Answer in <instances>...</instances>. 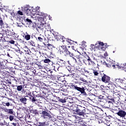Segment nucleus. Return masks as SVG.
<instances>
[{
	"label": "nucleus",
	"mask_w": 126,
	"mask_h": 126,
	"mask_svg": "<svg viewBox=\"0 0 126 126\" xmlns=\"http://www.w3.org/2000/svg\"><path fill=\"white\" fill-rule=\"evenodd\" d=\"M40 114L41 115V118L44 120H50L52 122H55L56 121V119L52 116L51 114L49 113V111L47 110H42Z\"/></svg>",
	"instance_id": "obj_1"
},
{
	"label": "nucleus",
	"mask_w": 126,
	"mask_h": 126,
	"mask_svg": "<svg viewBox=\"0 0 126 126\" xmlns=\"http://www.w3.org/2000/svg\"><path fill=\"white\" fill-rule=\"evenodd\" d=\"M73 111L75 112L76 114L79 115V116H84L85 112H86L85 107L78 105L73 107Z\"/></svg>",
	"instance_id": "obj_2"
},
{
	"label": "nucleus",
	"mask_w": 126,
	"mask_h": 126,
	"mask_svg": "<svg viewBox=\"0 0 126 126\" xmlns=\"http://www.w3.org/2000/svg\"><path fill=\"white\" fill-rule=\"evenodd\" d=\"M32 10L33 11V13H34V14L35 12L37 15H39L40 16H43V15H44V17H46L48 16L47 14H44L43 12L40 11V7L39 6L36 7L35 9L34 7H32Z\"/></svg>",
	"instance_id": "obj_3"
},
{
	"label": "nucleus",
	"mask_w": 126,
	"mask_h": 126,
	"mask_svg": "<svg viewBox=\"0 0 126 126\" xmlns=\"http://www.w3.org/2000/svg\"><path fill=\"white\" fill-rule=\"evenodd\" d=\"M24 13H25L27 15H32V14H35L33 12V10H32V7L26 6L22 9Z\"/></svg>",
	"instance_id": "obj_4"
},
{
	"label": "nucleus",
	"mask_w": 126,
	"mask_h": 126,
	"mask_svg": "<svg viewBox=\"0 0 126 126\" xmlns=\"http://www.w3.org/2000/svg\"><path fill=\"white\" fill-rule=\"evenodd\" d=\"M38 28L40 29V30H47V31L51 29V26H50V24L49 23H45V24H41V25L38 26Z\"/></svg>",
	"instance_id": "obj_5"
},
{
	"label": "nucleus",
	"mask_w": 126,
	"mask_h": 126,
	"mask_svg": "<svg viewBox=\"0 0 126 126\" xmlns=\"http://www.w3.org/2000/svg\"><path fill=\"white\" fill-rule=\"evenodd\" d=\"M59 51L60 52V54H64V56H66V55H68V54H69V52L65 46H60Z\"/></svg>",
	"instance_id": "obj_6"
},
{
	"label": "nucleus",
	"mask_w": 126,
	"mask_h": 126,
	"mask_svg": "<svg viewBox=\"0 0 126 126\" xmlns=\"http://www.w3.org/2000/svg\"><path fill=\"white\" fill-rule=\"evenodd\" d=\"M77 91H79V92H80L81 94L83 95V96H87V94H86V92H85V88L84 87H82V88L77 87Z\"/></svg>",
	"instance_id": "obj_7"
},
{
	"label": "nucleus",
	"mask_w": 126,
	"mask_h": 126,
	"mask_svg": "<svg viewBox=\"0 0 126 126\" xmlns=\"http://www.w3.org/2000/svg\"><path fill=\"white\" fill-rule=\"evenodd\" d=\"M116 114L120 117V118H125L126 116V112L123 110H119V111L116 112Z\"/></svg>",
	"instance_id": "obj_8"
},
{
	"label": "nucleus",
	"mask_w": 126,
	"mask_h": 126,
	"mask_svg": "<svg viewBox=\"0 0 126 126\" xmlns=\"http://www.w3.org/2000/svg\"><path fill=\"white\" fill-rule=\"evenodd\" d=\"M52 34H53V36H54V37L55 39H57V41H59V40H63V36H62L61 35H59V33L57 32H52Z\"/></svg>",
	"instance_id": "obj_9"
},
{
	"label": "nucleus",
	"mask_w": 126,
	"mask_h": 126,
	"mask_svg": "<svg viewBox=\"0 0 126 126\" xmlns=\"http://www.w3.org/2000/svg\"><path fill=\"white\" fill-rule=\"evenodd\" d=\"M101 80L104 83H109L110 82V77L104 74L103 76L101 78Z\"/></svg>",
	"instance_id": "obj_10"
},
{
	"label": "nucleus",
	"mask_w": 126,
	"mask_h": 126,
	"mask_svg": "<svg viewBox=\"0 0 126 126\" xmlns=\"http://www.w3.org/2000/svg\"><path fill=\"white\" fill-rule=\"evenodd\" d=\"M115 81L116 83H117V84H120V83H121V84H126V79L125 78L124 79H122L120 78L115 79Z\"/></svg>",
	"instance_id": "obj_11"
},
{
	"label": "nucleus",
	"mask_w": 126,
	"mask_h": 126,
	"mask_svg": "<svg viewBox=\"0 0 126 126\" xmlns=\"http://www.w3.org/2000/svg\"><path fill=\"white\" fill-rule=\"evenodd\" d=\"M42 17H40L39 18H38V21L39 22V23H38V26L41 25L42 24H45L46 23V22H45V19L46 18V17L44 16V15H43V16H42Z\"/></svg>",
	"instance_id": "obj_12"
},
{
	"label": "nucleus",
	"mask_w": 126,
	"mask_h": 126,
	"mask_svg": "<svg viewBox=\"0 0 126 126\" xmlns=\"http://www.w3.org/2000/svg\"><path fill=\"white\" fill-rule=\"evenodd\" d=\"M57 64H59V65H60V66L61 67L65 66V61L62 59H59L57 62Z\"/></svg>",
	"instance_id": "obj_13"
},
{
	"label": "nucleus",
	"mask_w": 126,
	"mask_h": 126,
	"mask_svg": "<svg viewBox=\"0 0 126 126\" xmlns=\"http://www.w3.org/2000/svg\"><path fill=\"white\" fill-rule=\"evenodd\" d=\"M81 55H76L74 59L73 60L75 63H81Z\"/></svg>",
	"instance_id": "obj_14"
},
{
	"label": "nucleus",
	"mask_w": 126,
	"mask_h": 126,
	"mask_svg": "<svg viewBox=\"0 0 126 126\" xmlns=\"http://www.w3.org/2000/svg\"><path fill=\"white\" fill-rule=\"evenodd\" d=\"M4 111L5 113H8V114H10V115H14V111H13L12 109L5 108L4 109Z\"/></svg>",
	"instance_id": "obj_15"
},
{
	"label": "nucleus",
	"mask_w": 126,
	"mask_h": 126,
	"mask_svg": "<svg viewBox=\"0 0 126 126\" xmlns=\"http://www.w3.org/2000/svg\"><path fill=\"white\" fill-rule=\"evenodd\" d=\"M20 102L21 103H23V104H24V105L27 104V98L24 97V98H21L20 99Z\"/></svg>",
	"instance_id": "obj_16"
},
{
	"label": "nucleus",
	"mask_w": 126,
	"mask_h": 126,
	"mask_svg": "<svg viewBox=\"0 0 126 126\" xmlns=\"http://www.w3.org/2000/svg\"><path fill=\"white\" fill-rule=\"evenodd\" d=\"M30 99L32 103H35V102H37V101H38L35 96H31V97H30Z\"/></svg>",
	"instance_id": "obj_17"
},
{
	"label": "nucleus",
	"mask_w": 126,
	"mask_h": 126,
	"mask_svg": "<svg viewBox=\"0 0 126 126\" xmlns=\"http://www.w3.org/2000/svg\"><path fill=\"white\" fill-rule=\"evenodd\" d=\"M124 66H119L118 65H117V67H118V68H120L121 69H123V70H125V71H126V67H125V65H126V63H125L123 64Z\"/></svg>",
	"instance_id": "obj_18"
},
{
	"label": "nucleus",
	"mask_w": 126,
	"mask_h": 126,
	"mask_svg": "<svg viewBox=\"0 0 126 126\" xmlns=\"http://www.w3.org/2000/svg\"><path fill=\"white\" fill-rule=\"evenodd\" d=\"M77 86L74 85L72 83L70 84V88H71V89H74L75 90H77Z\"/></svg>",
	"instance_id": "obj_19"
},
{
	"label": "nucleus",
	"mask_w": 126,
	"mask_h": 126,
	"mask_svg": "<svg viewBox=\"0 0 126 126\" xmlns=\"http://www.w3.org/2000/svg\"><path fill=\"white\" fill-rule=\"evenodd\" d=\"M48 126V124L46 122L38 123V126Z\"/></svg>",
	"instance_id": "obj_20"
},
{
	"label": "nucleus",
	"mask_w": 126,
	"mask_h": 126,
	"mask_svg": "<svg viewBox=\"0 0 126 126\" xmlns=\"http://www.w3.org/2000/svg\"><path fill=\"white\" fill-rule=\"evenodd\" d=\"M31 113L32 114H33L34 115H39V113H38V110L36 109H32L31 110Z\"/></svg>",
	"instance_id": "obj_21"
},
{
	"label": "nucleus",
	"mask_w": 126,
	"mask_h": 126,
	"mask_svg": "<svg viewBox=\"0 0 126 126\" xmlns=\"http://www.w3.org/2000/svg\"><path fill=\"white\" fill-rule=\"evenodd\" d=\"M104 46H105V45H100L99 46H98V50H101V51H105V50H106V47H104Z\"/></svg>",
	"instance_id": "obj_22"
},
{
	"label": "nucleus",
	"mask_w": 126,
	"mask_h": 126,
	"mask_svg": "<svg viewBox=\"0 0 126 126\" xmlns=\"http://www.w3.org/2000/svg\"><path fill=\"white\" fill-rule=\"evenodd\" d=\"M1 26V27H2V28H4V29H5V28H8V25L6 23H4L3 22L2 26Z\"/></svg>",
	"instance_id": "obj_23"
},
{
	"label": "nucleus",
	"mask_w": 126,
	"mask_h": 126,
	"mask_svg": "<svg viewBox=\"0 0 126 126\" xmlns=\"http://www.w3.org/2000/svg\"><path fill=\"white\" fill-rule=\"evenodd\" d=\"M24 38L26 40H27V41H29V39H30V34L27 33V34L25 35Z\"/></svg>",
	"instance_id": "obj_24"
},
{
	"label": "nucleus",
	"mask_w": 126,
	"mask_h": 126,
	"mask_svg": "<svg viewBox=\"0 0 126 126\" xmlns=\"http://www.w3.org/2000/svg\"><path fill=\"white\" fill-rule=\"evenodd\" d=\"M22 89H23V87L22 86H17V90H18V91H21Z\"/></svg>",
	"instance_id": "obj_25"
},
{
	"label": "nucleus",
	"mask_w": 126,
	"mask_h": 126,
	"mask_svg": "<svg viewBox=\"0 0 126 126\" xmlns=\"http://www.w3.org/2000/svg\"><path fill=\"white\" fill-rule=\"evenodd\" d=\"M58 101L61 102V103H65L66 102V100L64 99V98H60V97H58Z\"/></svg>",
	"instance_id": "obj_26"
},
{
	"label": "nucleus",
	"mask_w": 126,
	"mask_h": 126,
	"mask_svg": "<svg viewBox=\"0 0 126 126\" xmlns=\"http://www.w3.org/2000/svg\"><path fill=\"white\" fill-rule=\"evenodd\" d=\"M119 126H126V123L123 122H120L118 124Z\"/></svg>",
	"instance_id": "obj_27"
},
{
	"label": "nucleus",
	"mask_w": 126,
	"mask_h": 126,
	"mask_svg": "<svg viewBox=\"0 0 126 126\" xmlns=\"http://www.w3.org/2000/svg\"><path fill=\"white\" fill-rule=\"evenodd\" d=\"M28 43L31 46H32V47L35 46V42H34L33 40H30V41L28 42Z\"/></svg>",
	"instance_id": "obj_28"
},
{
	"label": "nucleus",
	"mask_w": 126,
	"mask_h": 126,
	"mask_svg": "<svg viewBox=\"0 0 126 126\" xmlns=\"http://www.w3.org/2000/svg\"><path fill=\"white\" fill-rule=\"evenodd\" d=\"M68 55H69L70 57L72 58L73 60L74 59V58H75V56H76L73 54V53H71L70 52H69V53H68Z\"/></svg>",
	"instance_id": "obj_29"
},
{
	"label": "nucleus",
	"mask_w": 126,
	"mask_h": 126,
	"mask_svg": "<svg viewBox=\"0 0 126 126\" xmlns=\"http://www.w3.org/2000/svg\"><path fill=\"white\" fill-rule=\"evenodd\" d=\"M2 104L3 105V106H4V107L6 106L7 107H9L10 106V103H9V102H2Z\"/></svg>",
	"instance_id": "obj_30"
},
{
	"label": "nucleus",
	"mask_w": 126,
	"mask_h": 126,
	"mask_svg": "<svg viewBox=\"0 0 126 126\" xmlns=\"http://www.w3.org/2000/svg\"><path fill=\"white\" fill-rule=\"evenodd\" d=\"M91 51H95V45L94 44H91Z\"/></svg>",
	"instance_id": "obj_31"
},
{
	"label": "nucleus",
	"mask_w": 126,
	"mask_h": 126,
	"mask_svg": "<svg viewBox=\"0 0 126 126\" xmlns=\"http://www.w3.org/2000/svg\"><path fill=\"white\" fill-rule=\"evenodd\" d=\"M51 62V60L49 59H45L44 60V63H50Z\"/></svg>",
	"instance_id": "obj_32"
},
{
	"label": "nucleus",
	"mask_w": 126,
	"mask_h": 126,
	"mask_svg": "<svg viewBox=\"0 0 126 126\" xmlns=\"http://www.w3.org/2000/svg\"><path fill=\"white\" fill-rule=\"evenodd\" d=\"M47 48L48 49V50H52V48H53V45H52V44H48L47 45Z\"/></svg>",
	"instance_id": "obj_33"
},
{
	"label": "nucleus",
	"mask_w": 126,
	"mask_h": 126,
	"mask_svg": "<svg viewBox=\"0 0 126 126\" xmlns=\"http://www.w3.org/2000/svg\"><path fill=\"white\" fill-rule=\"evenodd\" d=\"M26 55H31V51L30 50V49H27V50L25 51Z\"/></svg>",
	"instance_id": "obj_34"
},
{
	"label": "nucleus",
	"mask_w": 126,
	"mask_h": 126,
	"mask_svg": "<svg viewBox=\"0 0 126 126\" xmlns=\"http://www.w3.org/2000/svg\"><path fill=\"white\" fill-rule=\"evenodd\" d=\"M103 98H104V96L103 95H99L98 97L99 101H100V102H102L103 101Z\"/></svg>",
	"instance_id": "obj_35"
},
{
	"label": "nucleus",
	"mask_w": 126,
	"mask_h": 126,
	"mask_svg": "<svg viewBox=\"0 0 126 126\" xmlns=\"http://www.w3.org/2000/svg\"><path fill=\"white\" fill-rule=\"evenodd\" d=\"M122 86L121 87L122 88V89H124L125 90H126V84H122Z\"/></svg>",
	"instance_id": "obj_36"
},
{
	"label": "nucleus",
	"mask_w": 126,
	"mask_h": 126,
	"mask_svg": "<svg viewBox=\"0 0 126 126\" xmlns=\"http://www.w3.org/2000/svg\"><path fill=\"white\" fill-rule=\"evenodd\" d=\"M2 24H3V20H2V18L0 17V26H2Z\"/></svg>",
	"instance_id": "obj_37"
},
{
	"label": "nucleus",
	"mask_w": 126,
	"mask_h": 126,
	"mask_svg": "<svg viewBox=\"0 0 126 126\" xmlns=\"http://www.w3.org/2000/svg\"><path fill=\"white\" fill-rule=\"evenodd\" d=\"M10 34L11 36H13V35H15V32H14L13 31V30H12L11 31H10Z\"/></svg>",
	"instance_id": "obj_38"
},
{
	"label": "nucleus",
	"mask_w": 126,
	"mask_h": 126,
	"mask_svg": "<svg viewBox=\"0 0 126 126\" xmlns=\"http://www.w3.org/2000/svg\"><path fill=\"white\" fill-rule=\"evenodd\" d=\"M20 62L19 61H16L15 63V65H17L18 66H19L20 65Z\"/></svg>",
	"instance_id": "obj_39"
},
{
	"label": "nucleus",
	"mask_w": 126,
	"mask_h": 126,
	"mask_svg": "<svg viewBox=\"0 0 126 126\" xmlns=\"http://www.w3.org/2000/svg\"><path fill=\"white\" fill-rule=\"evenodd\" d=\"M108 64L109 66H112L114 68H115V66H116L115 64H113V63H111V62H109Z\"/></svg>",
	"instance_id": "obj_40"
},
{
	"label": "nucleus",
	"mask_w": 126,
	"mask_h": 126,
	"mask_svg": "<svg viewBox=\"0 0 126 126\" xmlns=\"http://www.w3.org/2000/svg\"><path fill=\"white\" fill-rule=\"evenodd\" d=\"M9 119L10 121H13V120L14 119V116L10 115L9 117Z\"/></svg>",
	"instance_id": "obj_41"
},
{
	"label": "nucleus",
	"mask_w": 126,
	"mask_h": 126,
	"mask_svg": "<svg viewBox=\"0 0 126 126\" xmlns=\"http://www.w3.org/2000/svg\"><path fill=\"white\" fill-rule=\"evenodd\" d=\"M80 80H81V81H83V82H87V81L86 80H85V79H84L83 78H80Z\"/></svg>",
	"instance_id": "obj_42"
},
{
	"label": "nucleus",
	"mask_w": 126,
	"mask_h": 126,
	"mask_svg": "<svg viewBox=\"0 0 126 126\" xmlns=\"http://www.w3.org/2000/svg\"><path fill=\"white\" fill-rule=\"evenodd\" d=\"M26 21L29 23V24H32V21L29 19H27Z\"/></svg>",
	"instance_id": "obj_43"
},
{
	"label": "nucleus",
	"mask_w": 126,
	"mask_h": 126,
	"mask_svg": "<svg viewBox=\"0 0 126 126\" xmlns=\"http://www.w3.org/2000/svg\"><path fill=\"white\" fill-rule=\"evenodd\" d=\"M37 41H39V42H43V38H42L41 37H38Z\"/></svg>",
	"instance_id": "obj_44"
},
{
	"label": "nucleus",
	"mask_w": 126,
	"mask_h": 126,
	"mask_svg": "<svg viewBox=\"0 0 126 126\" xmlns=\"http://www.w3.org/2000/svg\"><path fill=\"white\" fill-rule=\"evenodd\" d=\"M114 111H116L117 112V113H118V112H119V111H120V108H119V107H116V108H115L114 109Z\"/></svg>",
	"instance_id": "obj_45"
},
{
	"label": "nucleus",
	"mask_w": 126,
	"mask_h": 126,
	"mask_svg": "<svg viewBox=\"0 0 126 126\" xmlns=\"http://www.w3.org/2000/svg\"><path fill=\"white\" fill-rule=\"evenodd\" d=\"M103 45H105V44H104V43H103V42H98V45H97V47L100 46H102Z\"/></svg>",
	"instance_id": "obj_46"
},
{
	"label": "nucleus",
	"mask_w": 126,
	"mask_h": 126,
	"mask_svg": "<svg viewBox=\"0 0 126 126\" xmlns=\"http://www.w3.org/2000/svg\"><path fill=\"white\" fill-rule=\"evenodd\" d=\"M10 44H14L15 43V41L13 40H11V41H9Z\"/></svg>",
	"instance_id": "obj_47"
},
{
	"label": "nucleus",
	"mask_w": 126,
	"mask_h": 126,
	"mask_svg": "<svg viewBox=\"0 0 126 126\" xmlns=\"http://www.w3.org/2000/svg\"><path fill=\"white\" fill-rule=\"evenodd\" d=\"M66 42H68V43H70L71 41H72V40H71V39H66Z\"/></svg>",
	"instance_id": "obj_48"
},
{
	"label": "nucleus",
	"mask_w": 126,
	"mask_h": 126,
	"mask_svg": "<svg viewBox=\"0 0 126 126\" xmlns=\"http://www.w3.org/2000/svg\"><path fill=\"white\" fill-rule=\"evenodd\" d=\"M94 75H98V74H99V73H98V72H97V71L94 72Z\"/></svg>",
	"instance_id": "obj_49"
},
{
	"label": "nucleus",
	"mask_w": 126,
	"mask_h": 126,
	"mask_svg": "<svg viewBox=\"0 0 126 126\" xmlns=\"http://www.w3.org/2000/svg\"><path fill=\"white\" fill-rule=\"evenodd\" d=\"M18 13H19L20 15H23L22 12H21V11H18Z\"/></svg>",
	"instance_id": "obj_50"
},
{
	"label": "nucleus",
	"mask_w": 126,
	"mask_h": 126,
	"mask_svg": "<svg viewBox=\"0 0 126 126\" xmlns=\"http://www.w3.org/2000/svg\"><path fill=\"white\" fill-rule=\"evenodd\" d=\"M19 42L20 43H24V41L22 40V39H19Z\"/></svg>",
	"instance_id": "obj_51"
},
{
	"label": "nucleus",
	"mask_w": 126,
	"mask_h": 126,
	"mask_svg": "<svg viewBox=\"0 0 126 126\" xmlns=\"http://www.w3.org/2000/svg\"><path fill=\"white\" fill-rule=\"evenodd\" d=\"M8 100H10V101H12V102H13L14 101V99H13L12 98H8Z\"/></svg>",
	"instance_id": "obj_52"
},
{
	"label": "nucleus",
	"mask_w": 126,
	"mask_h": 126,
	"mask_svg": "<svg viewBox=\"0 0 126 126\" xmlns=\"http://www.w3.org/2000/svg\"><path fill=\"white\" fill-rule=\"evenodd\" d=\"M90 63H92L93 64H94V63H95L94 62L92 61V60L90 61Z\"/></svg>",
	"instance_id": "obj_53"
},
{
	"label": "nucleus",
	"mask_w": 126,
	"mask_h": 126,
	"mask_svg": "<svg viewBox=\"0 0 126 126\" xmlns=\"http://www.w3.org/2000/svg\"><path fill=\"white\" fill-rule=\"evenodd\" d=\"M88 61H89L90 62L91 61V59H90V57H88Z\"/></svg>",
	"instance_id": "obj_54"
},
{
	"label": "nucleus",
	"mask_w": 126,
	"mask_h": 126,
	"mask_svg": "<svg viewBox=\"0 0 126 126\" xmlns=\"http://www.w3.org/2000/svg\"><path fill=\"white\" fill-rule=\"evenodd\" d=\"M7 33H9V34H10V31L9 30H7Z\"/></svg>",
	"instance_id": "obj_55"
},
{
	"label": "nucleus",
	"mask_w": 126,
	"mask_h": 126,
	"mask_svg": "<svg viewBox=\"0 0 126 126\" xmlns=\"http://www.w3.org/2000/svg\"><path fill=\"white\" fill-rule=\"evenodd\" d=\"M12 125H13V126H16V123H12Z\"/></svg>",
	"instance_id": "obj_56"
},
{
	"label": "nucleus",
	"mask_w": 126,
	"mask_h": 126,
	"mask_svg": "<svg viewBox=\"0 0 126 126\" xmlns=\"http://www.w3.org/2000/svg\"><path fill=\"white\" fill-rule=\"evenodd\" d=\"M36 97H43L42 96H41V95H40L39 94L38 95H36Z\"/></svg>",
	"instance_id": "obj_57"
},
{
	"label": "nucleus",
	"mask_w": 126,
	"mask_h": 126,
	"mask_svg": "<svg viewBox=\"0 0 126 126\" xmlns=\"http://www.w3.org/2000/svg\"><path fill=\"white\" fill-rule=\"evenodd\" d=\"M17 53H20L21 51H20V50L19 49L17 50Z\"/></svg>",
	"instance_id": "obj_58"
},
{
	"label": "nucleus",
	"mask_w": 126,
	"mask_h": 126,
	"mask_svg": "<svg viewBox=\"0 0 126 126\" xmlns=\"http://www.w3.org/2000/svg\"><path fill=\"white\" fill-rule=\"evenodd\" d=\"M64 100H65V101H66V100H67V97H65L64 98H63Z\"/></svg>",
	"instance_id": "obj_59"
},
{
	"label": "nucleus",
	"mask_w": 126,
	"mask_h": 126,
	"mask_svg": "<svg viewBox=\"0 0 126 126\" xmlns=\"http://www.w3.org/2000/svg\"><path fill=\"white\" fill-rule=\"evenodd\" d=\"M7 57H10V56L9 55V54H8V53L7 54Z\"/></svg>",
	"instance_id": "obj_60"
},
{
	"label": "nucleus",
	"mask_w": 126,
	"mask_h": 126,
	"mask_svg": "<svg viewBox=\"0 0 126 126\" xmlns=\"http://www.w3.org/2000/svg\"><path fill=\"white\" fill-rule=\"evenodd\" d=\"M72 50H74V46H72Z\"/></svg>",
	"instance_id": "obj_61"
},
{
	"label": "nucleus",
	"mask_w": 126,
	"mask_h": 126,
	"mask_svg": "<svg viewBox=\"0 0 126 126\" xmlns=\"http://www.w3.org/2000/svg\"><path fill=\"white\" fill-rule=\"evenodd\" d=\"M22 53H23V52H22V51H20V53L21 54H21H22Z\"/></svg>",
	"instance_id": "obj_62"
},
{
	"label": "nucleus",
	"mask_w": 126,
	"mask_h": 126,
	"mask_svg": "<svg viewBox=\"0 0 126 126\" xmlns=\"http://www.w3.org/2000/svg\"><path fill=\"white\" fill-rule=\"evenodd\" d=\"M108 103H111V104H112V101H108Z\"/></svg>",
	"instance_id": "obj_63"
},
{
	"label": "nucleus",
	"mask_w": 126,
	"mask_h": 126,
	"mask_svg": "<svg viewBox=\"0 0 126 126\" xmlns=\"http://www.w3.org/2000/svg\"><path fill=\"white\" fill-rule=\"evenodd\" d=\"M50 73H53V71H50Z\"/></svg>",
	"instance_id": "obj_64"
}]
</instances>
